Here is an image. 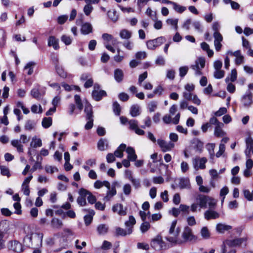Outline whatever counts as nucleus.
<instances>
[{"mask_svg":"<svg viewBox=\"0 0 253 253\" xmlns=\"http://www.w3.org/2000/svg\"><path fill=\"white\" fill-rule=\"evenodd\" d=\"M236 250L232 248L229 245H227L226 243L224 241L221 246L220 253H236Z\"/></svg>","mask_w":253,"mask_h":253,"instance_id":"28","label":"nucleus"},{"mask_svg":"<svg viewBox=\"0 0 253 253\" xmlns=\"http://www.w3.org/2000/svg\"><path fill=\"white\" fill-rule=\"evenodd\" d=\"M126 145L125 144H121L118 148L115 151L114 155L116 157L118 158H122L124 156L123 152L126 149Z\"/></svg>","mask_w":253,"mask_h":253,"instance_id":"35","label":"nucleus"},{"mask_svg":"<svg viewBox=\"0 0 253 253\" xmlns=\"http://www.w3.org/2000/svg\"><path fill=\"white\" fill-rule=\"evenodd\" d=\"M150 228V224L149 222H144L140 226V230L142 233L147 232Z\"/></svg>","mask_w":253,"mask_h":253,"instance_id":"61","label":"nucleus"},{"mask_svg":"<svg viewBox=\"0 0 253 253\" xmlns=\"http://www.w3.org/2000/svg\"><path fill=\"white\" fill-rule=\"evenodd\" d=\"M87 200L88 204L90 205L95 204V206H102V204L100 202L96 203L97 199L95 196L93 195L90 191L88 192Z\"/></svg>","mask_w":253,"mask_h":253,"instance_id":"33","label":"nucleus"},{"mask_svg":"<svg viewBox=\"0 0 253 253\" xmlns=\"http://www.w3.org/2000/svg\"><path fill=\"white\" fill-rule=\"evenodd\" d=\"M61 40L66 45H68L71 44L72 39L71 38L66 35H63L61 37Z\"/></svg>","mask_w":253,"mask_h":253,"instance_id":"57","label":"nucleus"},{"mask_svg":"<svg viewBox=\"0 0 253 253\" xmlns=\"http://www.w3.org/2000/svg\"><path fill=\"white\" fill-rule=\"evenodd\" d=\"M84 112L86 114V119H90V117H93L92 106L88 103L85 105Z\"/></svg>","mask_w":253,"mask_h":253,"instance_id":"39","label":"nucleus"},{"mask_svg":"<svg viewBox=\"0 0 253 253\" xmlns=\"http://www.w3.org/2000/svg\"><path fill=\"white\" fill-rule=\"evenodd\" d=\"M180 117V114L179 113H177L172 119H171L169 115H166L164 116L163 120L166 124H169L170 122H172L173 124L176 125L179 123Z\"/></svg>","mask_w":253,"mask_h":253,"instance_id":"20","label":"nucleus"},{"mask_svg":"<svg viewBox=\"0 0 253 253\" xmlns=\"http://www.w3.org/2000/svg\"><path fill=\"white\" fill-rule=\"evenodd\" d=\"M172 6L173 8L174 9V10L179 13H182L186 9V7L181 6L174 2H173Z\"/></svg>","mask_w":253,"mask_h":253,"instance_id":"53","label":"nucleus"},{"mask_svg":"<svg viewBox=\"0 0 253 253\" xmlns=\"http://www.w3.org/2000/svg\"><path fill=\"white\" fill-rule=\"evenodd\" d=\"M190 185V181L187 178H181L178 181V186L180 189L188 188Z\"/></svg>","mask_w":253,"mask_h":253,"instance_id":"40","label":"nucleus"},{"mask_svg":"<svg viewBox=\"0 0 253 253\" xmlns=\"http://www.w3.org/2000/svg\"><path fill=\"white\" fill-rule=\"evenodd\" d=\"M248 240L247 237L235 238L234 239L226 240L224 241L227 245H229L234 248L235 247L240 246L242 245H246Z\"/></svg>","mask_w":253,"mask_h":253,"instance_id":"8","label":"nucleus"},{"mask_svg":"<svg viewBox=\"0 0 253 253\" xmlns=\"http://www.w3.org/2000/svg\"><path fill=\"white\" fill-rule=\"evenodd\" d=\"M94 214L95 212L93 210H89L88 213L84 216V221L86 226L89 225L91 223Z\"/></svg>","mask_w":253,"mask_h":253,"instance_id":"34","label":"nucleus"},{"mask_svg":"<svg viewBox=\"0 0 253 253\" xmlns=\"http://www.w3.org/2000/svg\"><path fill=\"white\" fill-rule=\"evenodd\" d=\"M197 237L193 234L192 229L186 226L184 228L181 235V238L177 236L176 240L180 241V243H174V245L182 244L188 242H195L197 240Z\"/></svg>","mask_w":253,"mask_h":253,"instance_id":"2","label":"nucleus"},{"mask_svg":"<svg viewBox=\"0 0 253 253\" xmlns=\"http://www.w3.org/2000/svg\"><path fill=\"white\" fill-rule=\"evenodd\" d=\"M237 77V71H236V69H233L231 71L230 78L229 79L228 77H227L225 79V82L226 83H228L230 80L231 82H233L236 80Z\"/></svg>","mask_w":253,"mask_h":253,"instance_id":"54","label":"nucleus"},{"mask_svg":"<svg viewBox=\"0 0 253 253\" xmlns=\"http://www.w3.org/2000/svg\"><path fill=\"white\" fill-rule=\"evenodd\" d=\"M108 17L113 22H116L118 19L117 12L115 10H109L107 12Z\"/></svg>","mask_w":253,"mask_h":253,"instance_id":"45","label":"nucleus"},{"mask_svg":"<svg viewBox=\"0 0 253 253\" xmlns=\"http://www.w3.org/2000/svg\"><path fill=\"white\" fill-rule=\"evenodd\" d=\"M157 142L163 152L170 151L175 146L174 143L171 141L167 142L163 139H159Z\"/></svg>","mask_w":253,"mask_h":253,"instance_id":"9","label":"nucleus"},{"mask_svg":"<svg viewBox=\"0 0 253 253\" xmlns=\"http://www.w3.org/2000/svg\"><path fill=\"white\" fill-rule=\"evenodd\" d=\"M113 110L116 115L119 116L120 115L121 107L117 101L114 102L113 104Z\"/></svg>","mask_w":253,"mask_h":253,"instance_id":"52","label":"nucleus"},{"mask_svg":"<svg viewBox=\"0 0 253 253\" xmlns=\"http://www.w3.org/2000/svg\"><path fill=\"white\" fill-rule=\"evenodd\" d=\"M108 227L106 224H100L97 227L98 234L104 235L108 232Z\"/></svg>","mask_w":253,"mask_h":253,"instance_id":"48","label":"nucleus"},{"mask_svg":"<svg viewBox=\"0 0 253 253\" xmlns=\"http://www.w3.org/2000/svg\"><path fill=\"white\" fill-rule=\"evenodd\" d=\"M74 99H75V103L76 104V105L77 106L78 109L80 111H81L83 108V104L82 103V100H81V98L80 95L76 94L74 96Z\"/></svg>","mask_w":253,"mask_h":253,"instance_id":"49","label":"nucleus"},{"mask_svg":"<svg viewBox=\"0 0 253 253\" xmlns=\"http://www.w3.org/2000/svg\"><path fill=\"white\" fill-rule=\"evenodd\" d=\"M127 154V159L132 162L135 161L137 159V155L135 154V150L131 147H126L125 149Z\"/></svg>","mask_w":253,"mask_h":253,"instance_id":"24","label":"nucleus"},{"mask_svg":"<svg viewBox=\"0 0 253 253\" xmlns=\"http://www.w3.org/2000/svg\"><path fill=\"white\" fill-rule=\"evenodd\" d=\"M197 199L199 202V206H215L216 205V200L208 196L199 195Z\"/></svg>","mask_w":253,"mask_h":253,"instance_id":"6","label":"nucleus"},{"mask_svg":"<svg viewBox=\"0 0 253 253\" xmlns=\"http://www.w3.org/2000/svg\"><path fill=\"white\" fill-rule=\"evenodd\" d=\"M225 150V146L223 143H220L219 146V151L216 153L215 156L217 158H219L224 153Z\"/></svg>","mask_w":253,"mask_h":253,"instance_id":"60","label":"nucleus"},{"mask_svg":"<svg viewBox=\"0 0 253 253\" xmlns=\"http://www.w3.org/2000/svg\"><path fill=\"white\" fill-rule=\"evenodd\" d=\"M192 25L195 29L198 32L202 33L203 32L202 26L199 21H194L192 22Z\"/></svg>","mask_w":253,"mask_h":253,"instance_id":"59","label":"nucleus"},{"mask_svg":"<svg viewBox=\"0 0 253 253\" xmlns=\"http://www.w3.org/2000/svg\"><path fill=\"white\" fill-rule=\"evenodd\" d=\"M93 9V6L91 5V4H86L84 7V14L88 16L92 11Z\"/></svg>","mask_w":253,"mask_h":253,"instance_id":"62","label":"nucleus"},{"mask_svg":"<svg viewBox=\"0 0 253 253\" xmlns=\"http://www.w3.org/2000/svg\"><path fill=\"white\" fill-rule=\"evenodd\" d=\"M13 210L14 211L9 210L7 208H2L1 209V213L5 215V216H10L13 212L16 213L17 214H21V207H13Z\"/></svg>","mask_w":253,"mask_h":253,"instance_id":"18","label":"nucleus"},{"mask_svg":"<svg viewBox=\"0 0 253 253\" xmlns=\"http://www.w3.org/2000/svg\"><path fill=\"white\" fill-rule=\"evenodd\" d=\"M107 95L106 92L103 90L100 89V86L98 84H95L93 85V89L91 96L95 101H98L102 99V97Z\"/></svg>","mask_w":253,"mask_h":253,"instance_id":"5","label":"nucleus"},{"mask_svg":"<svg viewBox=\"0 0 253 253\" xmlns=\"http://www.w3.org/2000/svg\"><path fill=\"white\" fill-rule=\"evenodd\" d=\"M166 41V39L164 37H160L154 40L148 41L146 45L148 49L153 50L162 44Z\"/></svg>","mask_w":253,"mask_h":253,"instance_id":"10","label":"nucleus"},{"mask_svg":"<svg viewBox=\"0 0 253 253\" xmlns=\"http://www.w3.org/2000/svg\"><path fill=\"white\" fill-rule=\"evenodd\" d=\"M178 19H168L166 22L168 24L173 26L175 30H177L178 29Z\"/></svg>","mask_w":253,"mask_h":253,"instance_id":"56","label":"nucleus"},{"mask_svg":"<svg viewBox=\"0 0 253 253\" xmlns=\"http://www.w3.org/2000/svg\"><path fill=\"white\" fill-rule=\"evenodd\" d=\"M189 207H179V208L173 207L171 210L169 211V213L174 217L178 216L180 213L184 215L188 213Z\"/></svg>","mask_w":253,"mask_h":253,"instance_id":"13","label":"nucleus"},{"mask_svg":"<svg viewBox=\"0 0 253 253\" xmlns=\"http://www.w3.org/2000/svg\"><path fill=\"white\" fill-rule=\"evenodd\" d=\"M241 103L246 108L249 107L253 103V95L251 92L246 93L241 98Z\"/></svg>","mask_w":253,"mask_h":253,"instance_id":"16","label":"nucleus"},{"mask_svg":"<svg viewBox=\"0 0 253 253\" xmlns=\"http://www.w3.org/2000/svg\"><path fill=\"white\" fill-rule=\"evenodd\" d=\"M33 234H28L23 240L25 246L29 248H33V242L32 240Z\"/></svg>","mask_w":253,"mask_h":253,"instance_id":"38","label":"nucleus"},{"mask_svg":"<svg viewBox=\"0 0 253 253\" xmlns=\"http://www.w3.org/2000/svg\"><path fill=\"white\" fill-rule=\"evenodd\" d=\"M177 223V220H173L170 226L168 235L166 237V239L169 243L174 244V243H180V241L176 240L179 236L180 230L178 227L175 229Z\"/></svg>","mask_w":253,"mask_h":253,"instance_id":"3","label":"nucleus"},{"mask_svg":"<svg viewBox=\"0 0 253 253\" xmlns=\"http://www.w3.org/2000/svg\"><path fill=\"white\" fill-rule=\"evenodd\" d=\"M15 228V225L6 220H2L0 222V230L4 232H8Z\"/></svg>","mask_w":253,"mask_h":253,"instance_id":"17","label":"nucleus"},{"mask_svg":"<svg viewBox=\"0 0 253 253\" xmlns=\"http://www.w3.org/2000/svg\"><path fill=\"white\" fill-rule=\"evenodd\" d=\"M89 191L84 188H81L79 191V197L77 198V203L80 206H84L86 204V199L88 194Z\"/></svg>","mask_w":253,"mask_h":253,"instance_id":"12","label":"nucleus"},{"mask_svg":"<svg viewBox=\"0 0 253 253\" xmlns=\"http://www.w3.org/2000/svg\"><path fill=\"white\" fill-rule=\"evenodd\" d=\"M43 236V234L41 233H33L32 240L34 244L33 248L42 246Z\"/></svg>","mask_w":253,"mask_h":253,"instance_id":"15","label":"nucleus"},{"mask_svg":"<svg viewBox=\"0 0 253 253\" xmlns=\"http://www.w3.org/2000/svg\"><path fill=\"white\" fill-rule=\"evenodd\" d=\"M35 65V63L34 62H29L25 66V70H28L27 74L31 75L33 73V67Z\"/></svg>","mask_w":253,"mask_h":253,"instance_id":"47","label":"nucleus"},{"mask_svg":"<svg viewBox=\"0 0 253 253\" xmlns=\"http://www.w3.org/2000/svg\"><path fill=\"white\" fill-rule=\"evenodd\" d=\"M205 59L199 58L195 61V64L191 66V68L195 71L199 69H202L205 67Z\"/></svg>","mask_w":253,"mask_h":253,"instance_id":"21","label":"nucleus"},{"mask_svg":"<svg viewBox=\"0 0 253 253\" xmlns=\"http://www.w3.org/2000/svg\"><path fill=\"white\" fill-rule=\"evenodd\" d=\"M108 147V142L106 139L101 138L97 143V148L100 151H104Z\"/></svg>","mask_w":253,"mask_h":253,"instance_id":"30","label":"nucleus"},{"mask_svg":"<svg viewBox=\"0 0 253 253\" xmlns=\"http://www.w3.org/2000/svg\"><path fill=\"white\" fill-rule=\"evenodd\" d=\"M35 126L36 123L34 121L29 120L26 121L24 126V128L26 130H31L35 127Z\"/></svg>","mask_w":253,"mask_h":253,"instance_id":"46","label":"nucleus"},{"mask_svg":"<svg viewBox=\"0 0 253 253\" xmlns=\"http://www.w3.org/2000/svg\"><path fill=\"white\" fill-rule=\"evenodd\" d=\"M224 71L220 70H216L214 72V77L217 79L222 78L224 76Z\"/></svg>","mask_w":253,"mask_h":253,"instance_id":"63","label":"nucleus"},{"mask_svg":"<svg viewBox=\"0 0 253 253\" xmlns=\"http://www.w3.org/2000/svg\"><path fill=\"white\" fill-rule=\"evenodd\" d=\"M201 235L202 237L205 239H209L210 237V233L206 227H204L201 229Z\"/></svg>","mask_w":253,"mask_h":253,"instance_id":"55","label":"nucleus"},{"mask_svg":"<svg viewBox=\"0 0 253 253\" xmlns=\"http://www.w3.org/2000/svg\"><path fill=\"white\" fill-rule=\"evenodd\" d=\"M22 141L23 143H26L29 141V139L27 138V136L24 134H22L20 136V140L14 139L11 141V145L16 148L17 151L18 152H23V145L21 144V141Z\"/></svg>","mask_w":253,"mask_h":253,"instance_id":"11","label":"nucleus"},{"mask_svg":"<svg viewBox=\"0 0 253 253\" xmlns=\"http://www.w3.org/2000/svg\"><path fill=\"white\" fill-rule=\"evenodd\" d=\"M149 208V207H142L143 211H139V215L143 221L145 220L147 216L150 214Z\"/></svg>","mask_w":253,"mask_h":253,"instance_id":"41","label":"nucleus"},{"mask_svg":"<svg viewBox=\"0 0 253 253\" xmlns=\"http://www.w3.org/2000/svg\"><path fill=\"white\" fill-rule=\"evenodd\" d=\"M246 148L253 150V139L249 136L246 139Z\"/></svg>","mask_w":253,"mask_h":253,"instance_id":"64","label":"nucleus"},{"mask_svg":"<svg viewBox=\"0 0 253 253\" xmlns=\"http://www.w3.org/2000/svg\"><path fill=\"white\" fill-rule=\"evenodd\" d=\"M123 71L120 69H116L114 71V79L117 83H121L124 79Z\"/></svg>","mask_w":253,"mask_h":253,"instance_id":"31","label":"nucleus"},{"mask_svg":"<svg viewBox=\"0 0 253 253\" xmlns=\"http://www.w3.org/2000/svg\"><path fill=\"white\" fill-rule=\"evenodd\" d=\"M81 33L83 35H88L92 32V27L90 23L85 22L83 23L81 29Z\"/></svg>","mask_w":253,"mask_h":253,"instance_id":"23","label":"nucleus"},{"mask_svg":"<svg viewBox=\"0 0 253 253\" xmlns=\"http://www.w3.org/2000/svg\"><path fill=\"white\" fill-rule=\"evenodd\" d=\"M207 162V159L205 157L200 158L199 157H196L193 160V164L194 168L196 169H203L206 168L205 164Z\"/></svg>","mask_w":253,"mask_h":253,"instance_id":"14","label":"nucleus"},{"mask_svg":"<svg viewBox=\"0 0 253 253\" xmlns=\"http://www.w3.org/2000/svg\"><path fill=\"white\" fill-rule=\"evenodd\" d=\"M232 229V226L223 223H218L216 225V229L220 233H223L226 231Z\"/></svg>","mask_w":253,"mask_h":253,"instance_id":"29","label":"nucleus"},{"mask_svg":"<svg viewBox=\"0 0 253 253\" xmlns=\"http://www.w3.org/2000/svg\"><path fill=\"white\" fill-rule=\"evenodd\" d=\"M130 114L133 117L139 116L140 114V107L137 104L132 105L130 109Z\"/></svg>","mask_w":253,"mask_h":253,"instance_id":"36","label":"nucleus"},{"mask_svg":"<svg viewBox=\"0 0 253 253\" xmlns=\"http://www.w3.org/2000/svg\"><path fill=\"white\" fill-rule=\"evenodd\" d=\"M112 211L119 215L124 216L126 214L127 208L126 207H113Z\"/></svg>","mask_w":253,"mask_h":253,"instance_id":"32","label":"nucleus"},{"mask_svg":"<svg viewBox=\"0 0 253 253\" xmlns=\"http://www.w3.org/2000/svg\"><path fill=\"white\" fill-rule=\"evenodd\" d=\"M224 126L223 123H218L217 126H215L214 135L216 137H221L225 136L226 133L223 130L222 128Z\"/></svg>","mask_w":253,"mask_h":253,"instance_id":"19","label":"nucleus"},{"mask_svg":"<svg viewBox=\"0 0 253 253\" xmlns=\"http://www.w3.org/2000/svg\"><path fill=\"white\" fill-rule=\"evenodd\" d=\"M215 145L214 143H208L206 145V148L207 150L208 151L209 154H210V159L213 160L214 158V148H215Z\"/></svg>","mask_w":253,"mask_h":253,"instance_id":"37","label":"nucleus"},{"mask_svg":"<svg viewBox=\"0 0 253 253\" xmlns=\"http://www.w3.org/2000/svg\"><path fill=\"white\" fill-rule=\"evenodd\" d=\"M42 140L40 138H37L36 136L32 138V141L30 143V146L33 148H37L42 146Z\"/></svg>","mask_w":253,"mask_h":253,"instance_id":"42","label":"nucleus"},{"mask_svg":"<svg viewBox=\"0 0 253 253\" xmlns=\"http://www.w3.org/2000/svg\"><path fill=\"white\" fill-rule=\"evenodd\" d=\"M52 120L51 117H45L42 121V126L45 128H48L52 125Z\"/></svg>","mask_w":253,"mask_h":253,"instance_id":"44","label":"nucleus"},{"mask_svg":"<svg viewBox=\"0 0 253 253\" xmlns=\"http://www.w3.org/2000/svg\"><path fill=\"white\" fill-rule=\"evenodd\" d=\"M129 129L134 131L138 127V122L134 119H131L128 122Z\"/></svg>","mask_w":253,"mask_h":253,"instance_id":"50","label":"nucleus"},{"mask_svg":"<svg viewBox=\"0 0 253 253\" xmlns=\"http://www.w3.org/2000/svg\"><path fill=\"white\" fill-rule=\"evenodd\" d=\"M51 225L53 228H60L63 225V223L57 218H53L51 221Z\"/></svg>","mask_w":253,"mask_h":253,"instance_id":"51","label":"nucleus"},{"mask_svg":"<svg viewBox=\"0 0 253 253\" xmlns=\"http://www.w3.org/2000/svg\"><path fill=\"white\" fill-rule=\"evenodd\" d=\"M204 216L205 218L207 220H210L211 219H216L218 218L219 216V214L215 211L212 209H210L205 211Z\"/></svg>","mask_w":253,"mask_h":253,"instance_id":"22","label":"nucleus"},{"mask_svg":"<svg viewBox=\"0 0 253 253\" xmlns=\"http://www.w3.org/2000/svg\"><path fill=\"white\" fill-rule=\"evenodd\" d=\"M151 246L153 249L157 251L166 250L168 248L165 242L163 241L162 238L160 236H157L152 240Z\"/></svg>","mask_w":253,"mask_h":253,"instance_id":"4","label":"nucleus"},{"mask_svg":"<svg viewBox=\"0 0 253 253\" xmlns=\"http://www.w3.org/2000/svg\"><path fill=\"white\" fill-rule=\"evenodd\" d=\"M45 88L42 87L39 84L34 85L31 91L32 96L37 100L40 99L45 94Z\"/></svg>","mask_w":253,"mask_h":253,"instance_id":"7","label":"nucleus"},{"mask_svg":"<svg viewBox=\"0 0 253 253\" xmlns=\"http://www.w3.org/2000/svg\"><path fill=\"white\" fill-rule=\"evenodd\" d=\"M132 33L126 29H123L120 32V36L122 39L128 40L131 37Z\"/></svg>","mask_w":253,"mask_h":253,"instance_id":"43","label":"nucleus"},{"mask_svg":"<svg viewBox=\"0 0 253 253\" xmlns=\"http://www.w3.org/2000/svg\"><path fill=\"white\" fill-rule=\"evenodd\" d=\"M48 45L52 46L55 50L59 48V40L54 36H50L48 39Z\"/></svg>","mask_w":253,"mask_h":253,"instance_id":"25","label":"nucleus"},{"mask_svg":"<svg viewBox=\"0 0 253 253\" xmlns=\"http://www.w3.org/2000/svg\"><path fill=\"white\" fill-rule=\"evenodd\" d=\"M192 144H194L193 148L196 152L199 153L202 152L204 147L203 142L198 139H195L193 140Z\"/></svg>","mask_w":253,"mask_h":253,"instance_id":"27","label":"nucleus"},{"mask_svg":"<svg viewBox=\"0 0 253 253\" xmlns=\"http://www.w3.org/2000/svg\"><path fill=\"white\" fill-rule=\"evenodd\" d=\"M10 248L14 252L17 253H20L23 250L22 244L16 241L11 242Z\"/></svg>","mask_w":253,"mask_h":253,"instance_id":"26","label":"nucleus"},{"mask_svg":"<svg viewBox=\"0 0 253 253\" xmlns=\"http://www.w3.org/2000/svg\"><path fill=\"white\" fill-rule=\"evenodd\" d=\"M136 221L134 217L132 215L129 216L128 220L126 221L125 223L126 229L117 227L116 228V235L117 236H124L131 234L133 231V227Z\"/></svg>","mask_w":253,"mask_h":253,"instance_id":"1","label":"nucleus"},{"mask_svg":"<svg viewBox=\"0 0 253 253\" xmlns=\"http://www.w3.org/2000/svg\"><path fill=\"white\" fill-rule=\"evenodd\" d=\"M243 194L245 198L247 200L251 201L253 200V190L251 192L249 190H244Z\"/></svg>","mask_w":253,"mask_h":253,"instance_id":"58","label":"nucleus"}]
</instances>
